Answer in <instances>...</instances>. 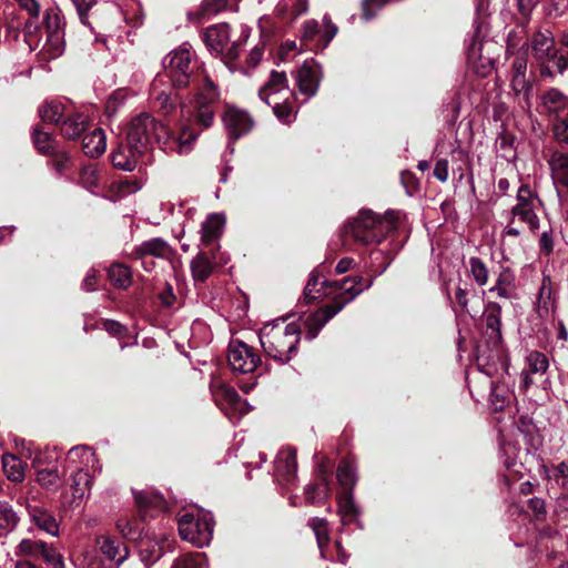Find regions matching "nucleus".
<instances>
[{"label": "nucleus", "mask_w": 568, "mask_h": 568, "mask_svg": "<svg viewBox=\"0 0 568 568\" xmlns=\"http://www.w3.org/2000/svg\"><path fill=\"white\" fill-rule=\"evenodd\" d=\"M336 477L345 490H353L357 481L356 467L349 460H342L337 467Z\"/></svg>", "instance_id": "39"}, {"label": "nucleus", "mask_w": 568, "mask_h": 568, "mask_svg": "<svg viewBox=\"0 0 568 568\" xmlns=\"http://www.w3.org/2000/svg\"><path fill=\"white\" fill-rule=\"evenodd\" d=\"M143 153V151L135 150V148L126 142V144H121L115 151H113L112 163L120 170L133 171L140 155Z\"/></svg>", "instance_id": "28"}, {"label": "nucleus", "mask_w": 568, "mask_h": 568, "mask_svg": "<svg viewBox=\"0 0 568 568\" xmlns=\"http://www.w3.org/2000/svg\"><path fill=\"white\" fill-rule=\"evenodd\" d=\"M44 24L47 34L53 33H64L63 27V18L60 14V11L57 8H51L45 11L44 14Z\"/></svg>", "instance_id": "48"}, {"label": "nucleus", "mask_w": 568, "mask_h": 568, "mask_svg": "<svg viewBox=\"0 0 568 568\" xmlns=\"http://www.w3.org/2000/svg\"><path fill=\"white\" fill-rule=\"evenodd\" d=\"M203 554L197 552L194 555H183L179 557L172 568H200L199 559Z\"/></svg>", "instance_id": "56"}, {"label": "nucleus", "mask_w": 568, "mask_h": 568, "mask_svg": "<svg viewBox=\"0 0 568 568\" xmlns=\"http://www.w3.org/2000/svg\"><path fill=\"white\" fill-rule=\"evenodd\" d=\"M227 361L234 372L248 374L254 372L261 363L260 355L246 343L231 341L227 352Z\"/></svg>", "instance_id": "10"}, {"label": "nucleus", "mask_w": 568, "mask_h": 568, "mask_svg": "<svg viewBox=\"0 0 568 568\" xmlns=\"http://www.w3.org/2000/svg\"><path fill=\"white\" fill-rule=\"evenodd\" d=\"M52 154V165L54 166L55 171L59 173H62L65 171L70 163V158L65 152H51Z\"/></svg>", "instance_id": "60"}, {"label": "nucleus", "mask_w": 568, "mask_h": 568, "mask_svg": "<svg viewBox=\"0 0 568 568\" xmlns=\"http://www.w3.org/2000/svg\"><path fill=\"white\" fill-rule=\"evenodd\" d=\"M323 22H324V27H325V30L322 34V38H323V45L326 47L331 40L335 37V34L337 33V27L335 24L332 23V21L329 20V18L327 16H325L323 18Z\"/></svg>", "instance_id": "63"}, {"label": "nucleus", "mask_w": 568, "mask_h": 568, "mask_svg": "<svg viewBox=\"0 0 568 568\" xmlns=\"http://www.w3.org/2000/svg\"><path fill=\"white\" fill-rule=\"evenodd\" d=\"M134 499L141 521L145 520L148 516L153 517L155 514L165 509L164 498L160 494L153 491H135Z\"/></svg>", "instance_id": "20"}, {"label": "nucleus", "mask_w": 568, "mask_h": 568, "mask_svg": "<svg viewBox=\"0 0 568 568\" xmlns=\"http://www.w3.org/2000/svg\"><path fill=\"white\" fill-rule=\"evenodd\" d=\"M290 94L286 74L278 71H272L268 81L258 91L260 99L265 103Z\"/></svg>", "instance_id": "18"}, {"label": "nucleus", "mask_w": 568, "mask_h": 568, "mask_svg": "<svg viewBox=\"0 0 568 568\" xmlns=\"http://www.w3.org/2000/svg\"><path fill=\"white\" fill-rule=\"evenodd\" d=\"M331 491L326 471L321 468L318 481L307 485L304 489L305 500L310 505H322L331 497Z\"/></svg>", "instance_id": "25"}, {"label": "nucleus", "mask_w": 568, "mask_h": 568, "mask_svg": "<svg viewBox=\"0 0 568 568\" xmlns=\"http://www.w3.org/2000/svg\"><path fill=\"white\" fill-rule=\"evenodd\" d=\"M320 32V27L317 21L308 20L304 22L301 33L303 40H313L315 36Z\"/></svg>", "instance_id": "61"}, {"label": "nucleus", "mask_w": 568, "mask_h": 568, "mask_svg": "<svg viewBox=\"0 0 568 568\" xmlns=\"http://www.w3.org/2000/svg\"><path fill=\"white\" fill-rule=\"evenodd\" d=\"M287 97L288 95H284L282 99H273V101L266 103L272 106L274 114L283 123H290L294 119L292 106L287 103Z\"/></svg>", "instance_id": "47"}, {"label": "nucleus", "mask_w": 568, "mask_h": 568, "mask_svg": "<svg viewBox=\"0 0 568 568\" xmlns=\"http://www.w3.org/2000/svg\"><path fill=\"white\" fill-rule=\"evenodd\" d=\"M568 9V0H548L546 11L548 16L560 17Z\"/></svg>", "instance_id": "57"}, {"label": "nucleus", "mask_w": 568, "mask_h": 568, "mask_svg": "<svg viewBox=\"0 0 568 568\" xmlns=\"http://www.w3.org/2000/svg\"><path fill=\"white\" fill-rule=\"evenodd\" d=\"M223 123L231 139L237 140L253 128V120L244 110L230 106L223 115Z\"/></svg>", "instance_id": "13"}, {"label": "nucleus", "mask_w": 568, "mask_h": 568, "mask_svg": "<svg viewBox=\"0 0 568 568\" xmlns=\"http://www.w3.org/2000/svg\"><path fill=\"white\" fill-rule=\"evenodd\" d=\"M103 182V175L93 165L84 166L80 173V183L90 192L100 189Z\"/></svg>", "instance_id": "43"}, {"label": "nucleus", "mask_w": 568, "mask_h": 568, "mask_svg": "<svg viewBox=\"0 0 568 568\" xmlns=\"http://www.w3.org/2000/svg\"><path fill=\"white\" fill-rule=\"evenodd\" d=\"M558 285L549 274L542 272L535 296V311L541 318L551 316L557 307Z\"/></svg>", "instance_id": "11"}, {"label": "nucleus", "mask_w": 568, "mask_h": 568, "mask_svg": "<svg viewBox=\"0 0 568 568\" xmlns=\"http://www.w3.org/2000/svg\"><path fill=\"white\" fill-rule=\"evenodd\" d=\"M296 82L301 93L307 98L315 95L318 89V67L315 63H304L297 71Z\"/></svg>", "instance_id": "21"}, {"label": "nucleus", "mask_w": 568, "mask_h": 568, "mask_svg": "<svg viewBox=\"0 0 568 568\" xmlns=\"http://www.w3.org/2000/svg\"><path fill=\"white\" fill-rule=\"evenodd\" d=\"M547 162L557 193L561 196V189L568 190V154L560 151H551Z\"/></svg>", "instance_id": "17"}, {"label": "nucleus", "mask_w": 568, "mask_h": 568, "mask_svg": "<svg viewBox=\"0 0 568 568\" xmlns=\"http://www.w3.org/2000/svg\"><path fill=\"white\" fill-rule=\"evenodd\" d=\"M265 354L274 361L286 364L297 353L301 327L296 323L275 321L265 324L258 334Z\"/></svg>", "instance_id": "4"}, {"label": "nucleus", "mask_w": 568, "mask_h": 568, "mask_svg": "<svg viewBox=\"0 0 568 568\" xmlns=\"http://www.w3.org/2000/svg\"><path fill=\"white\" fill-rule=\"evenodd\" d=\"M500 305L497 303H490L485 315V324L487 328L491 329V332L496 333L497 335L500 334Z\"/></svg>", "instance_id": "53"}, {"label": "nucleus", "mask_w": 568, "mask_h": 568, "mask_svg": "<svg viewBox=\"0 0 568 568\" xmlns=\"http://www.w3.org/2000/svg\"><path fill=\"white\" fill-rule=\"evenodd\" d=\"M549 367L547 356L540 352H530L526 356V367L521 373L523 387L528 388L538 376H544Z\"/></svg>", "instance_id": "19"}, {"label": "nucleus", "mask_w": 568, "mask_h": 568, "mask_svg": "<svg viewBox=\"0 0 568 568\" xmlns=\"http://www.w3.org/2000/svg\"><path fill=\"white\" fill-rule=\"evenodd\" d=\"M448 168L449 165L447 160L437 161L434 168V176L440 182H446L449 176Z\"/></svg>", "instance_id": "64"}, {"label": "nucleus", "mask_w": 568, "mask_h": 568, "mask_svg": "<svg viewBox=\"0 0 568 568\" xmlns=\"http://www.w3.org/2000/svg\"><path fill=\"white\" fill-rule=\"evenodd\" d=\"M170 254V245L164 240L155 237L144 241L140 245L135 246L130 256L133 258H144L145 256L166 258Z\"/></svg>", "instance_id": "22"}, {"label": "nucleus", "mask_w": 568, "mask_h": 568, "mask_svg": "<svg viewBox=\"0 0 568 568\" xmlns=\"http://www.w3.org/2000/svg\"><path fill=\"white\" fill-rule=\"evenodd\" d=\"M554 133L559 142L568 144V116L554 124Z\"/></svg>", "instance_id": "58"}, {"label": "nucleus", "mask_w": 568, "mask_h": 568, "mask_svg": "<svg viewBox=\"0 0 568 568\" xmlns=\"http://www.w3.org/2000/svg\"><path fill=\"white\" fill-rule=\"evenodd\" d=\"M275 470L286 481L293 480L297 471L296 450L291 447L281 449L275 459Z\"/></svg>", "instance_id": "27"}, {"label": "nucleus", "mask_w": 568, "mask_h": 568, "mask_svg": "<svg viewBox=\"0 0 568 568\" xmlns=\"http://www.w3.org/2000/svg\"><path fill=\"white\" fill-rule=\"evenodd\" d=\"M33 143L38 151L43 154H51L54 150L52 135L39 129H34L33 131Z\"/></svg>", "instance_id": "52"}, {"label": "nucleus", "mask_w": 568, "mask_h": 568, "mask_svg": "<svg viewBox=\"0 0 568 568\" xmlns=\"http://www.w3.org/2000/svg\"><path fill=\"white\" fill-rule=\"evenodd\" d=\"M203 39L211 51L217 54L223 53L230 40L229 24L220 23L207 28Z\"/></svg>", "instance_id": "23"}, {"label": "nucleus", "mask_w": 568, "mask_h": 568, "mask_svg": "<svg viewBox=\"0 0 568 568\" xmlns=\"http://www.w3.org/2000/svg\"><path fill=\"white\" fill-rule=\"evenodd\" d=\"M69 458L73 463L79 460L81 464L88 466L90 463H94L95 455L91 448L83 445V446L72 447L69 450Z\"/></svg>", "instance_id": "54"}, {"label": "nucleus", "mask_w": 568, "mask_h": 568, "mask_svg": "<svg viewBox=\"0 0 568 568\" xmlns=\"http://www.w3.org/2000/svg\"><path fill=\"white\" fill-rule=\"evenodd\" d=\"M165 77L175 89L190 88L194 91L196 122L204 129L214 121L219 90L206 71L199 64L189 43L169 52L163 59Z\"/></svg>", "instance_id": "1"}, {"label": "nucleus", "mask_w": 568, "mask_h": 568, "mask_svg": "<svg viewBox=\"0 0 568 568\" xmlns=\"http://www.w3.org/2000/svg\"><path fill=\"white\" fill-rule=\"evenodd\" d=\"M140 554L143 561L155 562L163 556L164 550L158 541L145 538L141 539Z\"/></svg>", "instance_id": "44"}, {"label": "nucleus", "mask_w": 568, "mask_h": 568, "mask_svg": "<svg viewBox=\"0 0 568 568\" xmlns=\"http://www.w3.org/2000/svg\"><path fill=\"white\" fill-rule=\"evenodd\" d=\"M541 106L545 112L559 116L568 112V98L565 97L559 90L550 89L541 97Z\"/></svg>", "instance_id": "29"}, {"label": "nucleus", "mask_w": 568, "mask_h": 568, "mask_svg": "<svg viewBox=\"0 0 568 568\" xmlns=\"http://www.w3.org/2000/svg\"><path fill=\"white\" fill-rule=\"evenodd\" d=\"M362 280L363 278L361 276H357L353 278L346 277L341 282L335 281L321 283L323 287L332 288L333 292H337V295L334 297V302L331 305H327L308 316L306 321V337L308 339H314L325 324L339 313L346 304L352 302L364 290L372 286L373 281H369L365 286L357 287V285L362 284ZM318 284V275L312 273L304 288V296L308 302L317 298L315 293L320 292V290L316 288Z\"/></svg>", "instance_id": "3"}, {"label": "nucleus", "mask_w": 568, "mask_h": 568, "mask_svg": "<svg viewBox=\"0 0 568 568\" xmlns=\"http://www.w3.org/2000/svg\"><path fill=\"white\" fill-rule=\"evenodd\" d=\"M2 467L7 477L12 481H22L24 478V467L21 459L13 455H4L2 457Z\"/></svg>", "instance_id": "41"}, {"label": "nucleus", "mask_w": 568, "mask_h": 568, "mask_svg": "<svg viewBox=\"0 0 568 568\" xmlns=\"http://www.w3.org/2000/svg\"><path fill=\"white\" fill-rule=\"evenodd\" d=\"M30 521L41 531L52 536H60V524L54 515L47 508L31 505L29 501L24 504Z\"/></svg>", "instance_id": "14"}, {"label": "nucleus", "mask_w": 568, "mask_h": 568, "mask_svg": "<svg viewBox=\"0 0 568 568\" xmlns=\"http://www.w3.org/2000/svg\"><path fill=\"white\" fill-rule=\"evenodd\" d=\"M85 128L87 118L81 113H77L72 116L67 118L61 123L60 131L64 138L73 140L79 138L81 133L85 130Z\"/></svg>", "instance_id": "33"}, {"label": "nucleus", "mask_w": 568, "mask_h": 568, "mask_svg": "<svg viewBox=\"0 0 568 568\" xmlns=\"http://www.w3.org/2000/svg\"><path fill=\"white\" fill-rule=\"evenodd\" d=\"M310 527L314 531V535L316 537L317 546L320 548L321 557L322 558H329L326 551V547L329 542V535H328V524L326 519L324 518H312L310 520Z\"/></svg>", "instance_id": "32"}, {"label": "nucleus", "mask_w": 568, "mask_h": 568, "mask_svg": "<svg viewBox=\"0 0 568 568\" xmlns=\"http://www.w3.org/2000/svg\"><path fill=\"white\" fill-rule=\"evenodd\" d=\"M510 87L515 95L523 100V106L529 109L532 84L527 77V58L525 55H517L513 61Z\"/></svg>", "instance_id": "12"}, {"label": "nucleus", "mask_w": 568, "mask_h": 568, "mask_svg": "<svg viewBox=\"0 0 568 568\" xmlns=\"http://www.w3.org/2000/svg\"><path fill=\"white\" fill-rule=\"evenodd\" d=\"M116 529L129 540H138L142 536L143 526L136 518L121 517L116 520Z\"/></svg>", "instance_id": "37"}, {"label": "nucleus", "mask_w": 568, "mask_h": 568, "mask_svg": "<svg viewBox=\"0 0 568 568\" xmlns=\"http://www.w3.org/2000/svg\"><path fill=\"white\" fill-rule=\"evenodd\" d=\"M82 23H87V14L95 4V0H71Z\"/></svg>", "instance_id": "59"}, {"label": "nucleus", "mask_w": 568, "mask_h": 568, "mask_svg": "<svg viewBox=\"0 0 568 568\" xmlns=\"http://www.w3.org/2000/svg\"><path fill=\"white\" fill-rule=\"evenodd\" d=\"M211 394L215 404L225 412L230 419L234 414L243 415L250 410L246 400L242 399L233 387L220 379L211 383Z\"/></svg>", "instance_id": "9"}, {"label": "nucleus", "mask_w": 568, "mask_h": 568, "mask_svg": "<svg viewBox=\"0 0 568 568\" xmlns=\"http://www.w3.org/2000/svg\"><path fill=\"white\" fill-rule=\"evenodd\" d=\"M19 523V516L12 506L6 501H0V529L11 531Z\"/></svg>", "instance_id": "46"}, {"label": "nucleus", "mask_w": 568, "mask_h": 568, "mask_svg": "<svg viewBox=\"0 0 568 568\" xmlns=\"http://www.w3.org/2000/svg\"><path fill=\"white\" fill-rule=\"evenodd\" d=\"M532 57L540 63L552 62L559 73L568 69V52L557 50L549 30L537 31L530 39Z\"/></svg>", "instance_id": "7"}, {"label": "nucleus", "mask_w": 568, "mask_h": 568, "mask_svg": "<svg viewBox=\"0 0 568 568\" xmlns=\"http://www.w3.org/2000/svg\"><path fill=\"white\" fill-rule=\"evenodd\" d=\"M110 282L118 288L125 290L132 284L131 270L122 264L114 263L108 271Z\"/></svg>", "instance_id": "35"}, {"label": "nucleus", "mask_w": 568, "mask_h": 568, "mask_svg": "<svg viewBox=\"0 0 568 568\" xmlns=\"http://www.w3.org/2000/svg\"><path fill=\"white\" fill-rule=\"evenodd\" d=\"M469 273L478 286H485L489 278V272L486 264L477 256L468 261Z\"/></svg>", "instance_id": "45"}, {"label": "nucleus", "mask_w": 568, "mask_h": 568, "mask_svg": "<svg viewBox=\"0 0 568 568\" xmlns=\"http://www.w3.org/2000/svg\"><path fill=\"white\" fill-rule=\"evenodd\" d=\"M399 216L397 211H388L379 216L371 210H362L348 224L346 233L364 245L378 244L396 229Z\"/></svg>", "instance_id": "5"}, {"label": "nucleus", "mask_w": 568, "mask_h": 568, "mask_svg": "<svg viewBox=\"0 0 568 568\" xmlns=\"http://www.w3.org/2000/svg\"><path fill=\"white\" fill-rule=\"evenodd\" d=\"M539 247L546 255L550 254L554 250V233L552 231L542 232L539 240Z\"/></svg>", "instance_id": "62"}, {"label": "nucleus", "mask_w": 568, "mask_h": 568, "mask_svg": "<svg viewBox=\"0 0 568 568\" xmlns=\"http://www.w3.org/2000/svg\"><path fill=\"white\" fill-rule=\"evenodd\" d=\"M485 44L481 40L473 37L471 42L467 47L468 65L480 77L487 75L493 67L494 59L483 53Z\"/></svg>", "instance_id": "15"}, {"label": "nucleus", "mask_w": 568, "mask_h": 568, "mask_svg": "<svg viewBox=\"0 0 568 568\" xmlns=\"http://www.w3.org/2000/svg\"><path fill=\"white\" fill-rule=\"evenodd\" d=\"M39 115L44 122L58 123L65 113V106L61 101H45L39 106Z\"/></svg>", "instance_id": "36"}, {"label": "nucleus", "mask_w": 568, "mask_h": 568, "mask_svg": "<svg viewBox=\"0 0 568 568\" xmlns=\"http://www.w3.org/2000/svg\"><path fill=\"white\" fill-rule=\"evenodd\" d=\"M45 541L33 540L31 538H23L14 547L13 554L17 557H32L37 558L41 555L42 550H45Z\"/></svg>", "instance_id": "38"}, {"label": "nucleus", "mask_w": 568, "mask_h": 568, "mask_svg": "<svg viewBox=\"0 0 568 568\" xmlns=\"http://www.w3.org/2000/svg\"><path fill=\"white\" fill-rule=\"evenodd\" d=\"M37 480L41 486L49 490L57 489L61 484L60 475L55 468L39 470L37 475Z\"/></svg>", "instance_id": "51"}, {"label": "nucleus", "mask_w": 568, "mask_h": 568, "mask_svg": "<svg viewBox=\"0 0 568 568\" xmlns=\"http://www.w3.org/2000/svg\"><path fill=\"white\" fill-rule=\"evenodd\" d=\"M229 261L224 254L213 253L212 256L205 252L199 253L191 262L192 276L195 281L204 282L216 265H224Z\"/></svg>", "instance_id": "16"}, {"label": "nucleus", "mask_w": 568, "mask_h": 568, "mask_svg": "<svg viewBox=\"0 0 568 568\" xmlns=\"http://www.w3.org/2000/svg\"><path fill=\"white\" fill-rule=\"evenodd\" d=\"M105 148L106 138L102 129H94L91 133L84 135L82 140V150L90 158L101 155Z\"/></svg>", "instance_id": "31"}, {"label": "nucleus", "mask_w": 568, "mask_h": 568, "mask_svg": "<svg viewBox=\"0 0 568 568\" xmlns=\"http://www.w3.org/2000/svg\"><path fill=\"white\" fill-rule=\"evenodd\" d=\"M162 84V77H158L152 83V95L159 110L163 115H168L174 109V101L170 93L161 89Z\"/></svg>", "instance_id": "34"}, {"label": "nucleus", "mask_w": 568, "mask_h": 568, "mask_svg": "<svg viewBox=\"0 0 568 568\" xmlns=\"http://www.w3.org/2000/svg\"><path fill=\"white\" fill-rule=\"evenodd\" d=\"M490 293L500 298L511 300L516 297V275L509 267H503L498 274L496 284L489 288Z\"/></svg>", "instance_id": "26"}, {"label": "nucleus", "mask_w": 568, "mask_h": 568, "mask_svg": "<svg viewBox=\"0 0 568 568\" xmlns=\"http://www.w3.org/2000/svg\"><path fill=\"white\" fill-rule=\"evenodd\" d=\"M40 556L52 568H64L63 557L53 546L45 544V550H42Z\"/></svg>", "instance_id": "55"}, {"label": "nucleus", "mask_w": 568, "mask_h": 568, "mask_svg": "<svg viewBox=\"0 0 568 568\" xmlns=\"http://www.w3.org/2000/svg\"><path fill=\"white\" fill-rule=\"evenodd\" d=\"M509 399V392L506 386L491 383L490 403L495 410H501Z\"/></svg>", "instance_id": "50"}, {"label": "nucleus", "mask_w": 568, "mask_h": 568, "mask_svg": "<svg viewBox=\"0 0 568 568\" xmlns=\"http://www.w3.org/2000/svg\"><path fill=\"white\" fill-rule=\"evenodd\" d=\"M225 225V217L222 214H210L202 223L201 241L203 245H210L216 241L223 232Z\"/></svg>", "instance_id": "30"}, {"label": "nucleus", "mask_w": 568, "mask_h": 568, "mask_svg": "<svg viewBox=\"0 0 568 568\" xmlns=\"http://www.w3.org/2000/svg\"><path fill=\"white\" fill-rule=\"evenodd\" d=\"M197 136V131L191 125H182L180 132L174 134L166 124L146 113L132 119L126 131V142L138 151L145 152L156 142L165 152L180 155L193 150Z\"/></svg>", "instance_id": "2"}, {"label": "nucleus", "mask_w": 568, "mask_h": 568, "mask_svg": "<svg viewBox=\"0 0 568 568\" xmlns=\"http://www.w3.org/2000/svg\"><path fill=\"white\" fill-rule=\"evenodd\" d=\"M43 49L49 58H58L64 51V33L47 34V41Z\"/></svg>", "instance_id": "49"}, {"label": "nucleus", "mask_w": 568, "mask_h": 568, "mask_svg": "<svg viewBox=\"0 0 568 568\" xmlns=\"http://www.w3.org/2000/svg\"><path fill=\"white\" fill-rule=\"evenodd\" d=\"M516 205L510 211L511 219L526 225L535 232L539 229L537 209L540 206L538 195L527 184L520 185L517 191Z\"/></svg>", "instance_id": "8"}, {"label": "nucleus", "mask_w": 568, "mask_h": 568, "mask_svg": "<svg viewBox=\"0 0 568 568\" xmlns=\"http://www.w3.org/2000/svg\"><path fill=\"white\" fill-rule=\"evenodd\" d=\"M97 542L100 546L102 555L116 566L121 565L129 556L126 546L113 537L101 536L98 538Z\"/></svg>", "instance_id": "24"}, {"label": "nucleus", "mask_w": 568, "mask_h": 568, "mask_svg": "<svg viewBox=\"0 0 568 568\" xmlns=\"http://www.w3.org/2000/svg\"><path fill=\"white\" fill-rule=\"evenodd\" d=\"M213 518L209 511L186 513L179 519V532L182 539L202 548L213 537Z\"/></svg>", "instance_id": "6"}, {"label": "nucleus", "mask_w": 568, "mask_h": 568, "mask_svg": "<svg viewBox=\"0 0 568 568\" xmlns=\"http://www.w3.org/2000/svg\"><path fill=\"white\" fill-rule=\"evenodd\" d=\"M338 514L343 525H347L356 518L357 510L353 500V490H345L338 497Z\"/></svg>", "instance_id": "40"}, {"label": "nucleus", "mask_w": 568, "mask_h": 568, "mask_svg": "<svg viewBox=\"0 0 568 568\" xmlns=\"http://www.w3.org/2000/svg\"><path fill=\"white\" fill-rule=\"evenodd\" d=\"M92 477L82 468H79L72 476V495L74 498H83L90 490Z\"/></svg>", "instance_id": "42"}]
</instances>
